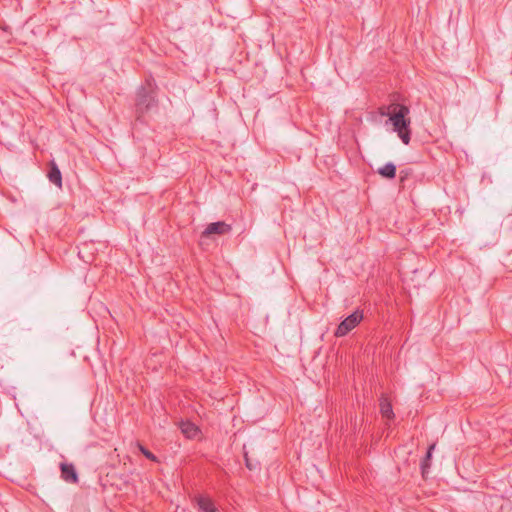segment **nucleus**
Segmentation results:
<instances>
[{
    "instance_id": "nucleus-13",
    "label": "nucleus",
    "mask_w": 512,
    "mask_h": 512,
    "mask_svg": "<svg viewBox=\"0 0 512 512\" xmlns=\"http://www.w3.org/2000/svg\"><path fill=\"white\" fill-rule=\"evenodd\" d=\"M245 462H246V466L249 470H254L257 468V463H252L251 460L248 458L247 454L245 453Z\"/></svg>"
},
{
    "instance_id": "nucleus-5",
    "label": "nucleus",
    "mask_w": 512,
    "mask_h": 512,
    "mask_svg": "<svg viewBox=\"0 0 512 512\" xmlns=\"http://www.w3.org/2000/svg\"><path fill=\"white\" fill-rule=\"evenodd\" d=\"M61 477L67 483H77L78 482V474L75 469V466L71 463H61Z\"/></svg>"
},
{
    "instance_id": "nucleus-8",
    "label": "nucleus",
    "mask_w": 512,
    "mask_h": 512,
    "mask_svg": "<svg viewBox=\"0 0 512 512\" xmlns=\"http://www.w3.org/2000/svg\"><path fill=\"white\" fill-rule=\"evenodd\" d=\"M198 507L203 512H218V509L214 505L211 499L206 497H199L197 499Z\"/></svg>"
},
{
    "instance_id": "nucleus-2",
    "label": "nucleus",
    "mask_w": 512,
    "mask_h": 512,
    "mask_svg": "<svg viewBox=\"0 0 512 512\" xmlns=\"http://www.w3.org/2000/svg\"><path fill=\"white\" fill-rule=\"evenodd\" d=\"M363 314L361 311L356 310L349 316H347L337 327L335 336L343 337L347 335L356 325L362 320Z\"/></svg>"
},
{
    "instance_id": "nucleus-4",
    "label": "nucleus",
    "mask_w": 512,
    "mask_h": 512,
    "mask_svg": "<svg viewBox=\"0 0 512 512\" xmlns=\"http://www.w3.org/2000/svg\"><path fill=\"white\" fill-rule=\"evenodd\" d=\"M230 225L226 224L223 221H218L214 223H210L207 225L205 230L202 232V237H208L212 234L222 235L230 231Z\"/></svg>"
},
{
    "instance_id": "nucleus-12",
    "label": "nucleus",
    "mask_w": 512,
    "mask_h": 512,
    "mask_svg": "<svg viewBox=\"0 0 512 512\" xmlns=\"http://www.w3.org/2000/svg\"><path fill=\"white\" fill-rule=\"evenodd\" d=\"M139 449L141 451V453L149 460H152V461H157V458L156 456L151 453L148 449H146L144 446H139Z\"/></svg>"
},
{
    "instance_id": "nucleus-11",
    "label": "nucleus",
    "mask_w": 512,
    "mask_h": 512,
    "mask_svg": "<svg viewBox=\"0 0 512 512\" xmlns=\"http://www.w3.org/2000/svg\"><path fill=\"white\" fill-rule=\"evenodd\" d=\"M435 449V444L429 446L425 458L421 462L422 474L424 475L430 468V460L432 457V451Z\"/></svg>"
},
{
    "instance_id": "nucleus-9",
    "label": "nucleus",
    "mask_w": 512,
    "mask_h": 512,
    "mask_svg": "<svg viewBox=\"0 0 512 512\" xmlns=\"http://www.w3.org/2000/svg\"><path fill=\"white\" fill-rule=\"evenodd\" d=\"M378 173L387 179H393L396 175V166L389 162L378 169Z\"/></svg>"
},
{
    "instance_id": "nucleus-3",
    "label": "nucleus",
    "mask_w": 512,
    "mask_h": 512,
    "mask_svg": "<svg viewBox=\"0 0 512 512\" xmlns=\"http://www.w3.org/2000/svg\"><path fill=\"white\" fill-rule=\"evenodd\" d=\"M154 104V97L144 88L140 87L137 91L136 107L141 113L148 111Z\"/></svg>"
},
{
    "instance_id": "nucleus-10",
    "label": "nucleus",
    "mask_w": 512,
    "mask_h": 512,
    "mask_svg": "<svg viewBox=\"0 0 512 512\" xmlns=\"http://www.w3.org/2000/svg\"><path fill=\"white\" fill-rule=\"evenodd\" d=\"M380 411H381V414L388 419H391L394 416L392 405L386 399H381Z\"/></svg>"
},
{
    "instance_id": "nucleus-7",
    "label": "nucleus",
    "mask_w": 512,
    "mask_h": 512,
    "mask_svg": "<svg viewBox=\"0 0 512 512\" xmlns=\"http://www.w3.org/2000/svg\"><path fill=\"white\" fill-rule=\"evenodd\" d=\"M180 429L181 432L189 439L195 438L199 433L198 427L189 421L181 422Z\"/></svg>"
},
{
    "instance_id": "nucleus-1",
    "label": "nucleus",
    "mask_w": 512,
    "mask_h": 512,
    "mask_svg": "<svg viewBox=\"0 0 512 512\" xmlns=\"http://www.w3.org/2000/svg\"><path fill=\"white\" fill-rule=\"evenodd\" d=\"M410 110L407 106L402 104H392L388 107L387 113H382L388 116L387 123L393 126V131L396 132L401 141L408 145L410 142V129L411 123L409 118Z\"/></svg>"
},
{
    "instance_id": "nucleus-6",
    "label": "nucleus",
    "mask_w": 512,
    "mask_h": 512,
    "mask_svg": "<svg viewBox=\"0 0 512 512\" xmlns=\"http://www.w3.org/2000/svg\"><path fill=\"white\" fill-rule=\"evenodd\" d=\"M48 178H49V181L51 183L55 184L57 187H59V188L62 187L61 171L54 161L51 162L50 170L48 172Z\"/></svg>"
}]
</instances>
